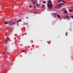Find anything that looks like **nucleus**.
<instances>
[{
  "label": "nucleus",
  "mask_w": 73,
  "mask_h": 73,
  "mask_svg": "<svg viewBox=\"0 0 73 73\" xmlns=\"http://www.w3.org/2000/svg\"><path fill=\"white\" fill-rule=\"evenodd\" d=\"M22 3L24 4V3Z\"/></svg>",
  "instance_id": "nucleus-28"
},
{
  "label": "nucleus",
  "mask_w": 73,
  "mask_h": 73,
  "mask_svg": "<svg viewBox=\"0 0 73 73\" xmlns=\"http://www.w3.org/2000/svg\"><path fill=\"white\" fill-rule=\"evenodd\" d=\"M43 3H46V2H45V1H43Z\"/></svg>",
  "instance_id": "nucleus-14"
},
{
  "label": "nucleus",
  "mask_w": 73,
  "mask_h": 73,
  "mask_svg": "<svg viewBox=\"0 0 73 73\" xmlns=\"http://www.w3.org/2000/svg\"><path fill=\"white\" fill-rule=\"evenodd\" d=\"M16 23V22L13 21H11L9 22V24L10 26L12 25H14Z\"/></svg>",
  "instance_id": "nucleus-3"
},
{
  "label": "nucleus",
  "mask_w": 73,
  "mask_h": 73,
  "mask_svg": "<svg viewBox=\"0 0 73 73\" xmlns=\"http://www.w3.org/2000/svg\"><path fill=\"white\" fill-rule=\"evenodd\" d=\"M29 7L31 8H32V6H30V5H29Z\"/></svg>",
  "instance_id": "nucleus-15"
},
{
  "label": "nucleus",
  "mask_w": 73,
  "mask_h": 73,
  "mask_svg": "<svg viewBox=\"0 0 73 73\" xmlns=\"http://www.w3.org/2000/svg\"><path fill=\"white\" fill-rule=\"evenodd\" d=\"M68 11H69V12H72V10H68Z\"/></svg>",
  "instance_id": "nucleus-9"
},
{
  "label": "nucleus",
  "mask_w": 73,
  "mask_h": 73,
  "mask_svg": "<svg viewBox=\"0 0 73 73\" xmlns=\"http://www.w3.org/2000/svg\"><path fill=\"white\" fill-rule=\"evenodd\" d=\"M11 31H13V30Z\"/></svg>",
  "instance_id": "nucleus-30"
},
{
  "label": "nucleus",
  "mask_w": 73,
  "mask_h": 73,
  "mask_svg": "<svg viewBox=\"0 0 73 73\" xmlns=\"http://www.w3.org/2000/svg\"><path fill=\"white\" fill-rule=\"evenodd\" d=\"M26 18L27 19H28V18L27 17H26Z\"/></svg>",
  "instance_id": "nucleus-24"
},
{
  "label": "nucleus",
  "mask_w": 73,
  "mask_h": 73,
  "mask_svg": "<svg viewBox=\"0 0 73 73\" xmlns=\"http://www.w3.org/2000/svg\"><path fill=\"white\" fill-rule=\"evenodd\" d=\"M23 52H25V50H23Z\"/></svg>",
  "instance_id": "nucleus-19"
},
{
  "label": "nucleus",
  "mask_w": 73,
  "mask_h": 73,
  "mask_svg": "<svg viewBox=\"0 0 73 73\" xmlns=\"http://www.w3.org/2000/svg\"><path fill=\"white\" fill-rule=\"evenodd\" d=\"M34 13H36V14H38V13H36V12H35Z\"/></svg>",
  "instance_id": "nucleus-16"
},
{
  "label": "nucleus",
  "mask_w": 73,
  "mask_h": 73,
  "mask_svg": "<svg viewBox=\"0 0 73 73\" xmlns=\"http://www.w3.org/2000/svg\"><path fill=\"white\" fill-rule=\"evenodd\" d=\"M31 1L32 2L33 1H36L37 0H31Z\"/></svg>",
  "instance_id": "nucleus-13"
},
{
  "label": "nucleus",
  "mask_w": 73,
  "mask_h": 73,
  "mask_svg": "<svg viewBox=\"0 0 73 73\" xmlns=\"http://www.w3.org/2000/svg\"><path fill=\"white\" fill-rule=\"evenodd\" d=\"M67 19L70 20V18H68Z\"/></svg>",
  "instance_id": "nucleus-21"
},
{
  "label": "nucleus",
  "mask_w": 73,
  "mask_h": 73,
  "mask_svg": "<svg viewBox=\"0 0 73 73\" xmlns=\"http://www.w3.org/2000/svg\"><path fill=\"white\" fill-rule=\"evenodd\" d=\"M60 2H62L63 3H61L57 5L56 6L57 8H60L62 7V5H64L65 3V1H63V0H59V1H58V3H60Z\"/></svg>",
  "instance_id": "nucleus-1"
},
{
  "label": "nucleus",
  "mask_w": 73,
  "mask_h": 73,
  "mask_svg": "<svg viewBox=\"0 0 73 73\" xmlns=\"http://www.w3.org/2000/svg\"><path fill=\"white\" fill-rule=\"evenodd\" d=\"M68 15H67V16H66V17H68Z\"/></svg>",
  "instance_id": "nucleus-23"
},
{
  "label": "nucleus",
  "mask_w": 73,
  "mask_h": 73,
  "mask_svg": "<svg viewBox=\"0 0 73 73\" xmlns=\"http://www.w3.org/2000/svg\"><path fill=\"white\" fill-rule=\"evenodd\" d=\"M4 54H5V53H4L3 54V55H4Z\"/></svg>",
  "instance_id": "nucleus-20"
},
{
  "label": "nucleus",
  "mask_w": 73,
  "mask_h": 73,
  "mask_svg": "<svg viewBox=\"0 0 73 73\" xmlns=\"http://www.w3.org/2000/svg\"><path fill=\"white\" fill-rule=\"evenodd\" d=\"M68 34V32H66V36H67Z\"/></svg>",
  "instance_id": "nucleus-11"
},
{
  "label": "nucleus",
  "mask_w": 73,
  "mask_h": 73,
  "mask_svg": "<svg viewBox=\"0 0 73 73\" xmlns=\"http://www.w3.org/2000/svg\"><path fill=\"white\" fill-rule=\"evenodd\" d=\"M71 17L72 18H73V16H72Z\"/></svg>",
  "instance_id": "nucleus-17"
},
{
  "label": "nucleus",
  "mask_w": 73,
  "mask_h": 73,
  "mask_svg": "<svg viewBox=\"0 0 73 73\" xmlns=\"http://www.w3.org/2000/svg\"><path fill=\"white\" fill-rule=\"evenodd\" d=\"M34 8H35V9H36V7H35V6H34Z\"/></svg>",
  "instance_id": "nucleus-18"
},
{
  "label": "nucleus",
  "mask_w": 73,
  "mask_h": 73,
  "mask_svg": "<svg viewBox=\"0 0 73 73\" xmlns=\"http://www.w3.org/2000/svg\"><path fill=\"white\" fill-rule=\"evenodd\" d=\"M58 18H60V17L59 15H58Z\"/></svg>",
  "instance_id": "nucleus-7"
},
{
  "label": "nucleus",
  "mask_w": 73,
  "mask_h": 73,
  "mask_svg": "<svg viewBox=\"0 0 73 73\" xmlns=\"http://www.w3.org/2000/svg\"><path fill=\"white\" fill-rule=\"evenodd\" d=\"M9 23L7 22H6L4 23L5 25L8 24Z\"/></svg>",
  "instance_id": "nucleus-8"
},
{
  "label": "nucleus",
  "mask_w": 73,
  "mask_h": 73,
  "mask_svg": "<svg viewBox=\"0 0 73 73\" xmlns=\"http://www.w3.org/2000/svg\"><path fill=\"white\" fill-rule=\"evenodd\" d=\"M66 19V18L64 19Z\"/></svg>",
  "instance_id": "nucleus-29"
},
{
  "label": "nucleus",
  "mask_w": 73,
  "mask_h": 73,
  "mask_svg": "<svg viewBox=\"0 0 73 73\" xmlns=\"http://www.w3.org/2000/svg\"><path fill=\"white\" fill-rule=\"evenodd\" d=\"M36 6H38V4H37V5H36Z\"/></svg>",
  "instance_id": "nucleus-25"
},
{
  "label": "nucleus",
  "mask_w": 73,
  "mask_h": 73,
  "mask_svg": "<svg viewBox=\"0 0 73 73\" xmlns=\"http://www.w3.org/2000/svg\"><path fill=\"white\" fill-rule=\"evenodd\" d=\"M9 37H7V38L6 39V40H5L6 42H7V41H8L9 40Z\"/></svg>",
  "instance_id": "nucleus-4"
},
{
  "label": "nucleus",
  "mask_w": 73,
  "mask_h": 73,
  "mask_svg": "<svg viewBox=\"0 0 73 73\" xmlns=\"http://www.w3.org/2000/svg\"><path fill=\"white\" fill-rule=\"evenodd\" d=\"M55 15H57V13H55Z\"/></svg>",
  "instance_id": "nucleus-22"
},
{
  "label": "nucleus",
  "mask_w": 73,
  "mask_h": 73,
  "mask_svg": "<svg viewBox=\"0 0 73 73\" xmlns=\"http://www.w3.org/2000/svg\"><path fill=\"white\" fill-rule=\"evenodd\" d=\"M21 19H19L17 21V23H18L19 22H21Z\"/></svg>",
  "instance_id": "nucleus-6"
},
{
  "label": "nucleus",
  "mask_w": 73,
  "mask_h": 73,
  "mask_svg": "<svg viewBox=\"0 0 73 73\" xmlns=\"http://www.w3.org/2000/svg\"><path fill=\"white\" fill-rule=\"evenodd\" d=\"M51 3L52 2L51 1H49L48 2V5L49 9H51L53 7V6L52 4Z\"/></svg>",
  "instance_id": "nucleus-2"
},
{
  "label": "nucleus",
  "mask_w": 73,
  "mask_h": 73,
  "mask_svg": "<svg viewBox=\"0 0 73 73\" xmlns=\"http://www.w3.org/2000/svg\"><path fill=\"white\" fill-rule=\"evenodd\" d=\"M39 5V6H40V5H41V4H40Z\"/></svg>",
  "instance_id": "nucleus-26"
},
{
  "label": "nucleus",
  "mask_w": 73,
  "mask_h": 73,
  "mask_svg": "<svg viewBox=\"0 0 73 73\" xmlns=\"http://www.w3.org/2000/svg\"><path fill=\"white\" fill-rule=\"evenodd\" d=\"M63 13H68L67 11L66 10H64V11Z\"/></svg>",
  "instance_id": "nucleus-5"
},
{
  "label": "nucleus",
  "mask_w": 73,
  "mask_h": 73,
  "mask_svg": "<svg viewBox=\"0 0 73 73\" xmlns=\"http://www.w3.org/2000/svg\"><path fill=\"white\" fill-rule=\"evenodd\" d=\"M44 6H45L44 5H42V7L43 8H44Z\"/></svg>",
  "instance_id": "nucleus-12"
},
{
  "label": "nucleus",
  "mask_w": 73,
  "mask_h": 73,
  "mask_svg": "<svg viewBox=\"0 0 73 73\" xmlns=\"http://www.w3.org/2000/svg\"><path fill=\"white\" fill-rule=\"evenodd\" d=\"M6 41H5V44L6 43Z\"/></svg>",
  "instance_id": "nucleus-27"
},
{
  "label": "nucleus",
  "mask_w": 73,
  "mask_h": 73,
  "mask_svg": "<svg viewBox=\"0 0 73 73\" xmlns=\"http://www.w3.org/2000/svg\"><path fill=\"white\" fill-rule=\"evenodd\" d=\"M33 3L34 5H35V4H36V2H34Z\"/></svg>",
  "instance_id": "nucleus-10"
}]
</instances>
